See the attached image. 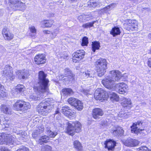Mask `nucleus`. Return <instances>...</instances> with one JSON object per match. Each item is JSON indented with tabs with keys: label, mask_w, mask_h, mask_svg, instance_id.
Instances as JSON below:
<instances>
[{
	"label": "nucleus",
	"mask_w": 151,
	"mask_h": 151,
	"mask_svg": "<svg viewBox=\"0 0 151 151\" xmlns=\"http://www.w3.org/2000/svg\"><path fill=\"white\" fill-rule=\"evenodd\" d=\"M84 17L85 18V21H88L92 19L93 18V17L91 14L88 15L84 14Z\"/></svg>",
	"instance_id": "a18cd8bd"
},
{
	"label": "nucleus",
	"mask_w": 151,
	"mask_h": 151,
	"mask_svg": "<svg viewBox=\"0 0 151 151\" xmlns=\"http://www.w3.org/2000/svg\"><path fill=\"white\" fill-rule=\"evenodd\" d=\"M51 128L49 126H47L46 127V134L48 133L49 132L51 131V130L50 129Z\"/></svg>",
	"instance_id": "052dcab7"
},
{
	"label": "nucleus",
	"mask_w": 151,
	"mask_h": 151,
	"mask_svg": "<svg viewBox=\"0 0 151 151\" xmlns=\"http://www.w3.org/2000/svg\"><path fill=\"white\" fill-rule=\"evenodd\" d=\"M24 104L22 103V106L19 111L24 113L30 108V105L28 103L25 102L23 101Z\"/></svg>",
	"instance_id": "b1692460"
},
{
	"label": "nucleus",
	"mask_w": 151,
	"mask_h": 151,
	"mask_svg": "<svg viewBox=\"0 0 151 151\" xmlns=\"http://www.w3.org/2000/svg\"><path fill=\"white\" fill-rule=\"evenodd\" d=\"M95 73L94 70L89 69L86 70L83 73H84L85 77L88 78V77H93Z\"/></svg>",
	"instance_id": "5701e85b"
},
{
	"label": "nucleus",
	"mask_w": 151,
	"mask_h": 151,
	"mask_svg": "<svg viewBox=\"0 0 151 151\" xmlns=\"http://www.w3.org/2000/svg\"><path fill=\"white\" fill-rule=\"evenodd\" d=\"M124 132L122 127H117L112 132L113 134L115 136H121Z\"/></svg>",
	"instance_id": "4be33fe9"
},
{
	"label": "nucleus",
	"mask_w": 151,
	"mask_h": 151,
	"mask_svg": "<svg viewBox=\"0 0 151 151\" xmlns=\"http://www.w3.org/2000/svg\"><path fill=\"white\" fill-rule=\"evenodd\" d=\"M60 113L58 110H57L55 111V113L53 115L52 117L55 118L56 119H59L60 117Z\"/></svg>",
	"instance_id": "c03bdc74"
},
{
	"label": "nucleus",
	"mask_w": 151,
	"mask_h": 151,
	"mask_svg": "<svg viewBox=\"0 0 151 151\" xmlns=\"http://www.w3.org/2000/svg\"><path fill=\"white\" fill-rule=\"evenodd\" d=\"M85 55V52L83 50H77L72 54L73 61L76 63L75 60H79L83 59Z\"/></svg>",
	"instance_id": "9b49d317"
},
{
	"label": "nucleus",
	"mask_w": 151,
	"mask_h": 151,
	"mask_svg": "<svg viewBox=\"0 0 151 151\" xmlns=\"http://www.w3.org/2000/svg\"><path fill=\"white\" fill-rule=\"evenodd\" d=\"M111 76H107L102 81L103 85L111 91L116 90L121 94H124L128 89L127 85L123 83H115L116 81H118L122 77L121 73L118 70H112L110 71Z\"/></svg>",
	"instance_id": "f257e3e1"
},
{
	"label": "nucleus",
	"mask_w": 151,
	"mask_h": 151,
	"mask_svg": "<svg viewBox=\"0 0 151 151\" xmlns=\"http://www.w3.org/2000/svg\"><path fill=\"white\" fill-rule=\"evenodd\" d=\"M76 102V104L75 105L74 107L78 110H81L83 108V103L79 100H78Z\"/></svg>",
	"instance_id": "72a5a7b5"
},
{
	"label": "nucleus",
	"mask_w": 151,
	"mask_h": 151,
	"mask_svg": "<svg viewBox=\"0 0 151 151\" xmlns=\"http://www.w3.org/2000/svg\"><path fill=\"white\" fill-rule=\"evenodd\" d=\"M59 29H56L54 30L53 32L51 33L52 34V37L53 38H54L56 36L57 34L58 33Z\"/></svg>",
	"instance_id": "49530a36"
},
{
	"label": "nucleus",
	"mask_w": 151,
	"mask_h": 151,
	"mask_svg": "<svg viewBox=\"0 0 151 151\" xmlns=\"http://www.w3.org/2000/svg\"><path fill=\"white\" fill-rule=\"evenodd\" d=\"M2 34L4 39L6 40H10L14 37L13 34L11 33L8 28H4L2 30Z\"/></svg>",
	"instance_id": "ddd939ff"
},
{
	"label": "nucleus",
	"mask_w": 151,
	"mask_h": 151,
	"mask_svg": "<svg viewBox=\"0 0 151 151\" xmlns=\"http://www.w3.org/2000/svg\"><path fill=\"white\" fill-rule=\"evenodd\" d=\"M84 15H81L78 17V19L80 22H84L85 21Z\"/></svg>",
	"instance_id": "3c124183"
},
{
	"label": "nucleus",
	"mask_w": 151,
	"mask_h": 151,
	"mask_svg": "<svg viewBox=\"0 0 151 151\" xmlns=\"http://www.w3.org/2000/svg\"><path fill=\"white\" fill-rule=\"evenodd\" d=\"M17 151H29V149L25 147L17 150Z\"/></svg>",
	"instance_id": "864d4df0"
},
{
	"label": "nucleus",
	"mask_w": 151,
	"mask_h": 151,
	"mask_svg": "<svg viewBox=\"0 0 151 151\" xmlns=\"http://www.w3.org/2000/svg\"><path fill=\"white\" fill-rule=\"evenodd\" d=\"M108 94L102 88H99L95 91L94 97L96 100H100L102 99L106 98Z\"/></svg>",
	"instance_id": "6e6552de"
},
{
	"label": "nucleus",
	"mask_w": 151,
	"mask_h": 151,
	"mask_svg": "<svg viewBox=\"0 0 151 151\" xmlns=\"http://www.w3.org/2000/svg\"><path fill=\"white\" fill-rule=\"evenodd\" d=\"M23 101L18 100L13 105L14 109L16 110L19 111L20 110V108L22 105Z\"/></svg>",
	"instance_id": "c756f323"
},
{
	"label": "nucleus",
	"mask_w": 151,
	"mask_h": 151,
	"mask_svg": "<svg viewBox=\"0 0 151 151\" xmlns=\"http://www.w3.org/2000/svg\"><path fill=\"white\" fill-rule=\"evenodd\" d=\"M67 56H63V59H66L67 58Z\"/></svg>",
	"instance_id": "338daca9"
},
{
	"label": "nucleus",
	"mask_w": 151,
	"mask_h": 151,
	"mask_svg": "<svg viewBox=\"0 0 151 151\" xmlns=\"http://www.w3.org/2000/svg\"><path fill=\"white\" fill-rule=\"evenodd\" d=\"M16 73L19 78L20 79L27 78L29 75V71L27 70H17L16 72Z\"/></svg>",
	"instance_id": "f3484780"
},
{
	"label": "nucleus",
	"mask_w": 151,
	"mask_h": 151,
	"mask_svg": "<svg viewBox=\"0 0 151 151\" xmlns=\"http://www.w3.org/2000/svg\"><path fill=\"white\" fill-rule=\"evenodd\" d=\"M47 75L42 71H40L38 73L39 82L36 86H35L34 89L40 93L38 96L34 95H32L30 96V99L34 100H38L42 99L47 94L48 84L49 82L48 80L46 78Z\"/></svg>",
	"instance_id": "f03ea898"
},
{
	"label": "nucleus",
	"mask_w": 151,
	"mask_h": 151,
	"mask_svg": "<svg viewBox=\"0 0 151 151\" xmlns=\"http://www.w3.org/2000/svg\"><path fill=\"white\" fill-rule=\"evenodd\" d=\"M141 147L139 148L138 149H137V151H143V150H141Z\"/></svg>",
	"instance_id": "69168bd1"
},
{
	"label": "nucleus",
	"mask_w": 151,
	"mask_h": 151,
	"mask_svg": "<svg viewBox=\"0 0 151 151\" xmlns=\"http://www.w3.org/2000/svg\"><path fill=\"white\" fill-rule=\"evenodd\" d=\"M58 134V133L57 131L55 130L54 131L53 130H51L47 134L48 135V136L49 137L54 138Z\"/></svg>",
	"instance_id": "58836bf2"
},
{
	"label": "nucleus",
	"mask_w": 151,
	"mask_h": 151,
	"mask_svg": "<svg viewBox=\"0 0 151 151\" xmlns=\"http://www.w3.org/2000/svg\"><path fill=\"white\" fill-rule=\"evenodd\" d=\"M44 130V128L43 126H39L32 133V136L33 138L37 139L39 137L40 134L43 133Z\"/></svg>",
	"instance_id": "dca6fc26"
},
{
	"label": "nucleus",
	"mask_w": 151,
	"mask_h": 151,
	"mask_svg": "<svg viewBox=\"0 0 151 151\" xmlns=\"http://www.w3.org/2000/svg\"><path fill=\"white\" fill-rule=\"evenodd\" d=\"M96 22V21H93L91 22H88L83 24L82 27L85 28H88L93 26V24Z\"/></svg>",
	"instance_id": "ea45409f"
},
{
	"label": "nucleus",
	"mask_w": 151,
	"mask_h": 151,
	"mask_svg": "<svg viewBox=\"0 0 151 151\" xmlns=\"http://www.w3.org/2000/svg\"><path fill=\"white\" fill-rule=\"evenodd\" d=\"M44 33L46 34H50V32L48 31H45Z\"/></svg>",
	"instance_id": "0e129e2a"
},
{
	"label": "nucleus",
	"mask_w": 151,
	"mask_h": 151,
	"mask_svg": "<svg viewBox=\"0 0 151 151\" xmlns=\"http://www.w3.org/2000/svg\"><path fill=\"white\" fill-rule=\"evenodd\" d=\"M15 1V2L14 3L9 2L11 4H10V7L14 10L23 11L25 9L26 6L24 3L20 1H19L16 0Z\"/></svg>",
	"instance_id": "1a4fd4ad"
},
{
	"label": "nucleus",
	"mask_w": 151,
	"mask_h": 151,
	"mask_svg": "<svg viewBox=\"0 0 151 151\" xmlns=\"http://www.w3.org/2000/svg\"><path fill=\"white\" fill-rule=\"evenodd\" d=\"M4 124L2 125L3 128H8L9 126L8 124H5V123H4Z\"/></svg>",
	"instance_id": "e2e57ef3"
},
{
	"label": "nucleus",
	"mask_w": 151,
	"mask_h": 151,
	"mask_svg": "<svg viewBox=\"0 0 151 151\" xmlns=\"http://www.w3.org/2000/svg\"><path fill=\"white\" fill-rule=\"evenodd\" d=\"M115 4H113L109 5L101 10V12L104 13H106L110 9L114 8L115 6Z\"/></svg>",
	"instance_id": "f704fd0d"
},
{
	"label": "nucleus",
	"mask_w": 151,
	"mask_h": 151,
	"mask_svg": "<svg viewBox=\"0 0 151 151\" xmlns=\"http://www.w3.org/2000/svg\"><path fill=\"white\" fill-rule=\"evenodd\" d=\"M70 109L69 107L66 106H65L62 108V113L63 114L65 112Z\"/></svg>",
	"instance_id": "8fccbe9b"
},
{
	"label": "nucleus",
	"mask_w": 151,
	"mask_h": 151,
	"mask_svg": "<svg viewBox=\"0 0 151 151\" xmlns=\"http://www.w3.org/2000/svg\"><path fill=\"white\" fill-rule=\"evenodd\" d=\"M69 1H70V2H73L74 1H77V0H69Z\"/></svg>",
	"instance_id": "774afa93"
},
{
	"label": "nucleus",
	"mask_w": 151,
	"mask_h": 151,
	"mask_svg": "<svg viewBox=\"0 0 151 151\" xmlns=\"http://www.w3.org/2000/svg\"><path fill=\"white\" fill-rule=\"evenodd\" d=\"M88 39L86 37H84L82 39L81 45L82 46H87L88 44Z\"/></svg>",
	"instance_id": "79ce46f5"
},
{
	"label": "nucleus",
	"mask_w": 151,
	"mask_h": 151,
	"mask_svg": "<svg viewBox=\"0 0 151 151\" xmlns=\"http://www.w3.org/2000/svg\"><path fill=\"white\" fill-rule=\"evenodd\" d=\"M17 134H19L20 136H25L27 134L25 132H23L22 131H19L17 132Z\"/></svg>",
	"instance_id": "6e6d98bb"
},
{
	"label": "nucleus",
	"mask_w": 151,
	"mask_h": 151,
	"mask_svg": "<svg viewBox=\"0 0 151 151\" xmlns=\"http://www.w3.org/2000/svg\"><path fill=\"white\" fill-rule=\"evenodd\" d=\"M29 29L30 31L31 32V35L32 37H35L36 32V30L35 27L33 26H31L29 27Z\"/></svg>",
	"instance_id": "a19ab883"
},
{
	"label": "nucleus",
	"mask_w": 151,
	"mask_h": 151,
	"mask_svg": "<svg viewBox=\"0 0 151 151\" xmlns=\"http://www.w3.org/2000/svg\"><path fill=\"white\" fill-rule=\"evenodd\" d=\"M65 116L69 117L70 116L72 115L73 114L72 112V110L70 109L65 112L63 114Z\"/></svg>",
	"instance_id": "de8ad7c7"
},
{
	"label": "nucleus",
	"mask_w": 151,
	"mask_h": 151,
	"mask_svg": "<svg viewBox=\"0 0 151 151\" xmlns=\"http://www.w3.org/2000/svg\"><path fill=\"white\" fill-rule=\"evenodd\" d=\"M78 99L73 97H70L68 100V102L71 106H74Z\"/></svg>",
	"instance_id": "e433bc0d"
},
{
	"label": "nucleus",
	"mask_w": 151,
	"mask_h": 151,
	"mask_svg": "<svg viewBox=\"0 0 151 151\" xmlns=\"http://www.w3.org/2000/svg\"><path fill=\"white\" fill-rule=\"evenodd\" d=\"M121 104L124 107H127L129 109L132 106V103L130 99L123 98L122 100Z\"/></svg>",
	"instance_id": "6ab92c4d"
},
{
	"label": "nucleus",
	"mask_w": 151,
	"mask_h": 151,
	"mask_svg": "<svg viewBox=\"0 0 151 151\" xmlns=\"http://www.w3.org/2000/svg\"><path fill=\"white\" fill-rule=\"evenodd\" d=\"M105 147L107 148L109 151H113L116 145V142L114 141L109 139L106 141L104 143Z\"/></svg>",
	"instance_id": "2eb2a0df"
},
{
	"label": "nucleus",
	"mask_w": 151,
	"mask_h": 151,
	"mask_svg": "<svg viewBox=\"0 0 151 151\" xmlns=\"http://www.w3.org/2000/svg\"><path fill=\"white\" fill-rule=\"evenodd\" d=\"M53 23V21L52 20H44L41 22L42 26L44 27H50Z\"/></svg>",
	"instance_id": "bb28decb"
},
{
	"label": "nucleus",
	"mask_w": 151,
	"mask_h": 151,
	"mask_svg": "<svg viewBox=\"0 0 151 151\" xmlns=\"http://www.w3.org/2000/svg\"><path fill=\"white\" fill-rule=\"evenodd\" d=\"M34 61L35 63L39 65L45 63L46 59L44 54H42L36 55L35 57Z\"/></svg>",
	"instance_id": "4468645a"
},
{
	"label": "nucleus",
	"mask_w": 151,
	"mask_h": 151,
	"mask_svg": "<svg viewBox=\"0 0 151 151\" xmlns=\"http://www.w3.org/2000/svg\"><path fill=\"white\" fill-rule=\"evenodd\" d=\"M88 4L90 7H99L100 6V4L99 3L95 2L93 0H91L88 2Z\"/></svg>",
	"instance_id": "7c9ffc66"
},
{
	"label": "nucleus",
	"mask_w": 151,
	"mask_h": 151,
	"mask_svg": "<svg viewBox=\"0 0 151 151\" xmlns=\"http://www.w3.org/2000/svg\"><path fill=\"white\" fill-rule=\"evenodd\" d=\"M141 150H143V151H150V150L148 149V148L145 146L141 147Z\"/></svg>",
	"instance_id": "13d9d810"
},
{
	"label": "nucleus",
	"mask_w": 151,
	"mask_h": 151,
	"mask_svg": "<svg viewBox=\"0 0 151 151\" xmlns=\"http://www.w3.org/2000/svg\"><path fill=\"white\" fill-rule=\"evenodd\" d=\"M16 138L12 136H10L9 137H7L6 139L4 140L7 144L12 143L13 144L16 141Z\"/></svg>",
	"instance_id": "473e14b6"
},
{
	"label": "nucleus",
	"mask_w": 151,
	"mask_h": 151,
	"mask_svg": "<svg viewBox=\"0 0 151 151\" xmlns=\"http://www.w3.org/2000/svg\"><path fill=\"white\" fill-rule=\"evenodd\" d=\"M83 93L84 94L86 95L89 94H91L90 93V91L88 90H85L84 89L83 90Z\"/></svg>",
	"instance_id": "bf43d9fd"
},
{
	"label": "nucleus",
	"mask_w": 151,
	"mask_h": 151,
	"mask_svg": "<svg viewBox=\"0 0 151 151\" xmlns=\"http://www.w3.org/2000/svg\"><path fill=\"white\" fill-rule=\"evenodd\" d=\"M100 47V43L97 42H95L93 43L92 44V50L93 52H95L96 50L99 49Z\"/></svg>",
	"instance_id": "4c0bfd02"
},
{
	"label": "nucleus",
	"mask_w": 151,
	"mask_h": 151,
	"mask_svg": "<svg viewBox=\"0 0 151 151\" xmlns=\"http://www.w3.org/2000/svg\"><path fill=\"white\" fill-rule=\"evenodd\" d=\"M73 93L72 89L69 88H66L62 89L61 95L64 97L70 96Z\"/></svg>",
	"instance_id": "412c9836"
},
{
	"label": "nucleus",
	"mask_w": 151,
	"mask_h": 151,
	"mask_svg": "<svg viewBox=\"0 0 151 151\" xmlns=\"http://www.w3.org/2000/svg\"><path fill=\"white\" fill-rule=\"evenodd\" d=\"M49 140L48 136L45 135L40 137L38 140V142L40 145H42L43 143H46L48 142Z\"/></svg>",
	"instance_id": "c85d7f7f"
},
{
	"label": "nucleus",
	"mask_w": 151,
	"mask_h": 151,
	"mask_svg": "<svg viewBox=\"0 0 151 151\" xmlns=\"http://www.w3.org/2000/svg\"><path fill=\"white\" fill-rule=\"evenodd\" d=\"M145 123L142 120L138 121L137 122L133 123L131 127L132 132L136 134L141 133L142 131L144 130V129L141 128L145 127Z\"/></svg>",
	"instance_id": "423d86ee"
},
{
	"label": "nucleus",
	"mask_w": 151,
	"mask_h": 151,
	"mask_svg": "<svg viewBox=\"0 0 151 151\" xmlns=\"http://www.w3.org/2000/svg\"><path fill=\"white\" fill-rule=\"evenodd\" d=\"M121 32L119 28L118 27H114L113 28L110 32V34L113 37H115L116 35H120Z\"/></svg>",
	"instance_id": "393cba45"
},
{
	"label": "nucleus",
	"mask_w": 151,
	"mask_h": 151,
	"mask_svg": "<svg viewBox=\"0 0 151 151\" xmlns=\"http://www.w3.org/2000/svg\"><path fill=\"white\" fill-rule=\"evenodd\" d=\"M123 142L125 145L129 147L136 146L139 143V142L137 140L133 138H129L124 140Z\"/></svg>",
	"instance_id": "f8f14e48"
},
{
	"label": "nucleus",
	"mask_w": 151,
	"mask_h": 151,
	"mask_svg": "<svg viewBox=\"0 0 151 151\" xmlns=\"http://www.w3.org/2000/svg\"><path fill=\"white\" fill-rule=\"evenodd\" d=\"M125 28L128 30H133L137 28V23L134 20H128L124 24Z\"/></svg>",
	"instance_id": "9d476101"
},
{
	"label": "nucleus",
	"mask_w": 151,
	"mask_h": 151,
	"mask_svg": "<svg viewBox=\"0 0 151 151\" xmlns=\"http://www.w3.org/2000/svg\"><path fill=\"white\" fill-rule=\"evenodd\" d=\"M41 151H51V147L48 145H46L42 147Z\"/></svg>",
	"instance_id": "37998d69"
},
{
	"label": "nucleus",
	"mask_w": 151,
	"mask_h": 151,
	"mask_svg": "<svg viewBox=\"0 0 151 151\" xmlns=\"http://www.w3.org/2000/svg\"><path fill=\"white\" fill-rule=\"evenodd\" d=\"M110 100L113 102L117 101H119V96L114 92H109V95Z\"/></svg>",
	"instance_id": "cd10ccee"
},
{
	"label": "nucleus",
	"mask_w": 151,
	"mask_h": 151,
	"mask_svg": "<svg viewBox=\"0 0 151 151\" xmlns=\"http://www.w3.org/2000/svg\"><path fill=\"white\" fill-rule=\"evenodd\" d=\"M58 77H59V80H60L63 79L64 77H65V75L64 76L63 74H59ZM65 79H66V78H64V79H63V80H64Z\"/></svg>",
	"instance_id": "4d7b16f0"
},
{
	"label": "nucleus",
	"mask_w": 151,
	"mask_h": 151,
	"mask_svg": "<svg viewBox=\"0 0 151 151\" xmlns=\"http://www.w3.org/2000/svg\"><path fill=\"white\" fill-rule=\"evenodd\" d=\"M64 75L65 77L68 78V81H71L74 78V76L71 70L68 68H66L64 69Z\"/></svg>",
	"instance_id": "aec40b11"
},
{
	"label": "nucleus",
	"mask_w": 151,
	"mask_h": 151,
	"mask_svg": "<svg viewBox=\"0 0 151 151\" xmlns=\"http://www.w3.org/2000/svg\"><path fill=\"white\" fill-rule=\"evenodd\" d=\"M13 73L12 68L9 65H6L3 70L2 75L5 77L7 79L12 80L15 77Z\"/></svg>",
	"instance_id": "0eeeda50"
},
{
	"label": "nucleus",
	"mask_w": 151,
	"mask_h": 151,
	"mask_svg": "<svg viewBox=\"0 0 151 151\" xmlns=\"http://www.w3.org/2000/svg\"><path fill=\"white\" fill-rule=\"evenodd\" d=\"M74 147L77 150L79 151H81L82 150V147L81 146V144L78 141L76 140L74 142Z\"/></svg>",
	"instance_id": "c9c22d12"
},
{
	"label": "nucleus",
	"mask_w": 151,
	"mask_h": 151,
	"mask_svg": "<svg viewBox=\"0 0 151 151\" xmlns=\"http://www.w3.org/2000/svg\"><path fill=\"white\" fill-rule=\"evenodd\" d=\"M130 114L129 112H125L123 114L122 113V115L120 117H123L125 118H127L130 116Z\"/></svg>",
	"instance_id": "603ef678"
},
{
	"label": "nucleus",
	"mask_w": 151,
	"mask_h": 151,
	"mask_svg": "<svg viewBox=\"0 0 151 151\" xmlns=\"http://www.w3.org/2000/svg\"><path fill=\"white\" fill-rule=\"evenodd\" d=\"M53 105L51 104L49 99H45L40 102L37 107V110L40 114L46 115L51 112L53 109Z\"/></svg>",
	"instance_id": "7ed1b4c3"
},
{
	"label": "nucleus",
	"mask_w": 151,
	"mask_h": 151,
	"mask_svg": "<svg viewBox=\"0 0 151 151\" xmlns=\"http://www.w3.org/2000/svg\"><path fill=\"white\" fill-rule=\"evenodd\" d=\"M67 128V132L69 135L73 136L75 132L77 133L81 131V124L78 121L72 123L68 122Z\"/></svg>",
	"instance_id": "39448f33"
},
{
	"label": "nucleus",
	"mask_w": 151,
	"mask_h": 151,
	"mask_svg": "<svg viewBox=\"0 0 151 151\" xmlns=\"http://www.w3.org/2000/svg\"><path fill=\"white\" fill-rule=\"evenodd\" d=\"M4 136H2V134H0V144H3L4 141Z\"/></svg>",
	"instance_id": "5fc2aeb1"
},
{
	"label": "nucleus",
	"mask_w": 151,
	"mask_h": 151,
	"mask_svg": "<svg viewBox=\"0 0 151 151\" xmlns=\"http://www.w3.org/2000/svg\"><path fill=\"white\" fill-rule=\"evenodd\" d=\"M1 109L2 111L6 114H11V109L9 106H7L5 105L2 104L1 106Z\"/></svg>",
	"instance_id": "a878e982"
},
{
	"label": "nucleus",
	"mask_w": 151,
	"mask_h": 151,
	"mask_svg": "<svg viewBox=\"0 0 151 151\" xmlns=\"http://www.w3.org/2000/svg\"><path fill=\"white\" fill-rule=\"evenodd\" d=\"M147 63L149 67L151 68V58H150L148 59Z\"/></svg>",
	"instance_id": "680f3d73"
},
{
	"label": "nucleus",
	"mask_w": 151,
	"mask_h": 151,
	"mask_svg": "<svg viewBox=\"0 0 151 151\" xmlns=\"http://www.w3.org/2000/svg\"><path fill=\"white\" fill-rule=\"evenodd\" d=\"M25 89V87L21 85H17L14 90L17 93H20L21 92L24 91Z\"/></svg>",
	"instance_id": "2f4dec72"
},
{
	"label": "nucleus",
	"mask_w": 151,
	"mask_h": 151,
	"mask_svg": "<svg viewBox=\"0 0 151 151\" xmlns=\"http://www.w3.org/2000/svg\"><path fill=\"white\" fill-rule=\"evenodd\" d=\"M103 114V112L101 109L96 108L93 110L92 116L95 119H99V116H102Z\"/></svg>",
	"instance_id": "a211bd4d"
},
{
	"label": "nucleus",
	"mask_w": 151,
	"mask_h": 151,
	"mask_svg": "<svg viewBox=\"0 0 151 151\" xmlns=\"http://www.w3.org/2000/svg\"><path fill=\"white\" fill-rule=\"evenodd\" d=\"M5 93L4 89V86L2 85L0 83V96H2L3 95L2 94Z\"/></svg>",
	"instance_id": "09e8293b"
},
{
	"label": "nucleus",
	"mask_w": 151,
	"mask_h": 151,
	"mask_svg": "<svg viewBox=\"0 0 151 151\" xmlns=\"http://www.w3.org/2000/svg\"><path fill=\"white\" fill-rule=\"evenodd\" d=\"M107 65L106 60L104 59L101 58L96 61V71L99 76L101 77L105 74L107 68Z\"/></svg>",
	"instance_id": "20e7f679"
}]
</instances>
